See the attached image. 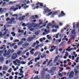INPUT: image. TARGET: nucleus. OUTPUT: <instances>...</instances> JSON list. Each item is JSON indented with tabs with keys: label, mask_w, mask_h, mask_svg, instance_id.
I'll list each match as a JSON object with an SVG mask.
<instances>
[{
	"label": "nucleus",
	"mask_w": 79,
	"mask_h": 79,
	"mask_svg": "<svg viewBox=\"0 0 79 79\" xmlns=\"http://www.w3.org/2000/svg\"><path fill=\"white\" fill-rule=\"evenodd\" d=\"M18 57V55L16 53H15L12 56V60H15Z\"/></svg>",
	"instance_id": "obj_1"
},
{
	"label": "nucleus",
	"mask_w": 79,
	"mask_h": 79,
	"mask_svg": "<svg viewBox=\"0 0 79 79\" xmlns=\"http://www.w3.org/2000/svg\"><path fill=\"white\" fill-rule=\"evenodd\" d=\"M40 5V6H41V7H43L44 5V3L42 2H38L36 3V5Z\"/></svg>",
	"instance_id": "obj_2"
},
{
	"label": "nucleus",
	"mask_w": 79,
	"mask_h": 79,
	"mask_svg": "<svg viewBox=\"0 0 79 79\" xmlns=\"http://www.w3.org/2000/svg\"><path fill=\"white\" fill-rule=\"evenodd\" d=\"M61 14H59V17H62L63 16H64L66 15L65 13H64V11H62L61 12Z\"/></svg>",
	"instance_id": "obj_3"
},
{
	"label": "nucleus",
	"mask_w": 79,
	"mask_h": 79,
	"mask_svg": "<svg viewBox=\"0 0 79 79\" xmlns=\"http://www.w3.org/2000/svg\"><path fill=\"white\" fill-rule=\"evenodd\" d=\"M44 11L45 13H47V12H50L51 10L49 9L48 8H46V9H44Z\"/></svg>",
	"instance_id": "obj_4"
},
{
	"label": "nucleus",
	"mask_w": 79,
	"mask_h": 79,
	"mask_svg": "<svg viewBox=\"0 0 79 79\" xmlns=\"http://www.w3.org/2000/svg\"><path fill=\"white\" fill-rule=\"evenodd\" d=\"M74 73L73 71L71 72L69 75V77H73V75H74Z\"/></svg>",
	"instance_id": "obj_5"
},
{
	"label": "nucleus",
	"mask_w": 79,
	"mask_h": 79,
	"mask_svg": "<svg viewBox=\"0 0 79 79\" xmlns=\"http://www.w3.org/2000/svg\"><path fill=\"white\" fill-rule=\"evenodd\" d=\"M34 39V37H29L27 39V41L28 42H31V41H32V40Z\"/></svg>",
	"instance_id": "obj_6"
},
{
	"label": "nucleus",
	"mask_w": 79,
	"mask_h": 79,
	"mask_svg": "<svg viewBox=\"0 0 79 79\" xmlns=\"http://www.w3.org/2000/svg\"><path fill=\"white\" fill-rule=\"evenodd\" d=\"M10 10H14V11H16V10H18V8L16 7L15 9V7L14 6H12L10 9Z\"/></svg>",
	"instance_id": "obj_7"
},
{
	"label": "nucleus",
	"mask_w": 79,
	"mask_h": 79,
	"mask_svg": "<svg viewBox=\"0 0 79 79\" xmlns=\"http://www.w3.org/2000/svg\"><path fill=\"white\" fill-rule=\"evenodd\" d=\"M25 17H26L25 15L22 16V17H20L19 18V20L20 21H23L24 19V18H25Z\"/></svg>",
	"instance_id": "obj_8"
},
{
	"label": "nucleus",
	"mask_w": 79,
	"mask_h": 79,
	"mask_svg": "<svg viewBox=\"0 0 79 79\" xmlns=\"http://www.w3.org/2000/svg\"><path fill=\"white\" fill-rule=\"evenodd\" d=\"M27 0H24V1H23V4H22L21 5V7H23V6H26L27 5L26 3L25 2H26Z\"/></svg>",
	"instance_id": "obj_9"
},
{
	"label": "nucleus",
	"mask_w": 79,
	"mask_h": 79,
	"mask_svg": "<svg viewBox=\"0 0 79 79\" xmlns=\"http://www.w3.org/2000/svg\"><path fill=\"white\" fill-rule=\"evenodd\" d=\"M42 23H43V22H42V21H41V22H40L39 23V24H36L35 26H34V27H38V26L39 27V26H40V24H42Z\"/></svg>",
	"instance_id": "obj_10"
},
{
	"label": "nucleus",
	"mask_w": 79,
	"mask_h": 79,
	"mask_svg": "<svg viewBox=\"0 0 79 79\" xmlns=\"http://www.w3.org/2000/svg\"><path fill=\"white\" fill-rule=\"evenodd\" d=\"M28 45H29V43H27L26 44H23L22 45V47H23V48H26V47H27V46H28Z\"/></svg>",
	"instance_id": "obj_11"
},
{
	"label": "nucleus",
	"mask_w": 79,
	"mask_h": 79,
	"mask_svg": "<svg viewBox=\"0 0 79 79\" xmlns=\"http://www.w3.org/2000/svg\"><path fill=\"white\" fill-rule=\"evenodd\" d=\"M54 27H55L56 29H59V26L58 25H52V28H54Z\"/></svg>",
	"instance_id": "obj_12"
},
{
	"label": "nucleus",
	"mask_w": 79,
	"mask_h": 79,
	"mask_svg": "<svg viewBox=\"0 0 79 79\" xmlns=\"http://www.w3.org/2000/svg\"><path fill=\"white\" fill-rule=\"evenodd\" d=\"M49 35H48L47 36V37L48 38V40H52V37L51 36H49Z\"/></svg>",
	"instance_id": "obj_13"
},
{
	"label": "nucleus",
	"mask_w": 79,
	"mask_h": 79,
	"mask_svg": "<svg viewBox=\"0 0 79 79\" xmlns=\"http://www.w3.org/2000/svg\"><path fill=\"white\" fill-rule=\"evenodd\" d=\"M75 76H78V74L79 73V71L77 70L75 71Z\"/></svg>",
	"instance_id": "obj_14"
},
{
	"label": "nucleus",
	"mask_w": 79,
	"mask_h": 79,
	"mask_svg": "<svg viewBox=\"0 0 79 79\" xmlns=\"http://www.w3.org/2000/svg\"><path fill=\"white\" fill-rule=\"evenodd\" d=\"M10 52H11V50L10 49L8 50L7 53H6V55H9L10 54Z\"/></svg>",
	"instance_id": "obj_15"
},
{
	"label": "nucleus",
	"mask_w": 79,
	"mask_h": 79,
	"mask_svg": "<svg viewBox=\"0 0 79 79\" xmlns=\"http://www.w3.org/2000/svg\"><path fill=\"white\" fill-rule=\"evenodd\" d=\"M59 34H60V33L56 34V35H54L53 36V38L56 37V39H58V35H59Z\"/></svg>",
	"instance_id": "obj_16"
},
{
	"label": "nucleus",
	"mask_w": 79,
	"mask_h": 79,
	"mask_svg": "<svg viewBox=\"0 0 79 79\" xmlns=\"http://www.w3.org/2000/svg\"><path fill=\"white\" fill-rule=\"evenodd\" d=\"M8 29H7L6 30L5 32L4 33L3 35V36H4V35H6V33H7V32H8Z\"/></svg>",
	"instance_id": "obj_17"
},
{
	"label": "nucleus",
	"mask_w": 79,
	"mask_h": 79,
	"mask_svg": "<svg viewBox=\"0 0 79 79\" xmlns=\"http://www.w3.org/2000/svg\"><path fill=\"white\" fill-rule=\"evenodd\" d=\"M0 60L1 62H3L4 61V58L3 57H0Z\"/></svg>",
	"instance_id": "obj_18"
},
{
	"label": "nucleus",
	"mask_w": 79,
	"mask_h": 79,
	"mask_svg": "<svg viewBox=\"0 0 79 79\" xmlns=\"http://www.w3.org/2000/svg\"><path fill=\"white\" fill-rule=\"evenodd\" d=\"M52 23L53 25H52V26H56V25L57 24L55 22V21H53L52 22Z\"/></svg>",
	"instance_id": "obj_19"
},
{
	"label": "nucleus",
	"mask_w": 79,
	"mask_h": 79,
	"mask_svg": "<svg viewBox=\"0 0 79 79\" xmlns=\"http://www.w3.org/2000/svg\"><path fill=\"white\" fill-rule=\"evenodd\" d=\"M58 11H57L54 12L53 13V15H57V14H58Z\"/></svg>",
	"instance_id": "obj_20"
},
{
	"label": "nucleus",
	"mask_w": 79,
	"mask_h": 79,
	"mask_svg": "<svg viewBox=\"0 0 79 79\" xmlns=\"http://www.w3.org/2000/svg\"><path fill=\"white\" fill-rule=\"evenodd\" d=\"M11 34H12V35H13L14 37H15L16 35V33H15V32H11Z\"/></svg>",
	"instance_id": "obj_21"
},
{
	"label": "nucleus",
	"mask_w": 79,
	"mask_h": 79,
	"mask_svg": "<svg viewBox=\"0 0 79 79\" xmlns=\"http://www.w3.org/2000/svg\"><path fill=\"white\" fill-rule=\"evenodd\" d=\"M15 60L16 61V62L18 63H19V64H21V61H20V60H18L17 59H16Z\"/></svg>",
	"instance_id": "obj_22"
},
{
	"label": "nucleus",
	"mask_w": 79,
	"mask_h": 79,
	"mask_svg": "<svg viewBox=\"0 0 79 79\" xmlns=\"http://www.w3.org/2000/svg\"><path fill=\"white\" fill-rule=\"evenodd\" d=\"M69 48H71V47L70 46H69L68 47V48L66 49V51H68L69 52H70V51H69V50H70V49H69Z\"/></svg>",
	"instance_id": "obj_23"
},
{
	"label": "nucleus",
	"mask_w": 79,
	"mask_h": 79,
	"mask_svg": "<svg viewBox=\"0 0 79 79\" xmlns=\"http://www.w3.org/2000/svg\"><path fill=\"white\" fill-rule=\"evenodd\" d=\"M70 36L72 37L71 38V39H75V38H76V36H73L72 35H71Z\"/></svg>",
	"instance_id": "obj_24"
},
{
	"label": "nucleus",
	"mask_w": 79,
	"mask_h": 79,
	"mask_svg": "<svg viewBox=\"0 0 79 79\" xmlns=\"http://www.w3.org/2000/svg\"><path fill=\"white\" fill-rule=\"evenodd\" d=\"M46 76V78H47L48 79H50V75H47Z\"/></svg>",
	"instance_id": "obj_25"
},
{
	"label": "nucleus",
	"mask_w": 79,
	"mask_h": 79,
	"mask_svg": "<svg viewBox=\"0 0 79 79\" xmlns=\"http://www.w3.org/2000/svg\"><path fill=\"white\" fill-rule=\"evenodd\" d=\"M40 47V45H39L37 46H35V50H37L38 49H39V47Z\"/></svg>",
	"instance_id": "obj_26"
},
{
	"label": "nucleus",
	"mask_w": 79,
	"mask_h": 79,
	"mask_svg": "<svg viewBox=\"0 0 79 79\" xmlns=\"http://www.w3.org/2000/svg\"><path fill=\"white\" fill-rule=\"evenodd\" d=\"M40 64V62H37L36 64L35 65V66H37V65H38V67H40V65H39Z\"/></svg>",
	"instance_id": "obj_27"
},
{
	"label": "nucleus",
	"mask_w": 79,
	"mask_h": 79,
	"mask_svg": "<svg viewBox=\"0 0 79 79\" xmlns=\"http://www.w3.org/2000/svg\"><path fill=\"white\" fill-rule=\"evenodd\" d=\"M23 43V41L20 42L18 43V45H22Z\"/></svg>",
	"instance_id": "obj_28"
},
{
	"label": "nucleus",
	"mask_w": 79,
	"mask_h": 79,
	"mask_svg": "<svg viewBox=\"0 0 79 79\" xmlns=\"http://www.w3.org/2000/svg\"><path fill=\"white\" fill-rule=\"evenodd\" d=\"M8 69V67H5L3 68V70H7Z\"/></svg>",
	"instance_id": "obj_29"
},
{
	"label": "nucleus",
	"mask_w": 79,
	"mask_h": 79,
	"mask_svg": "<svg viewBox=\"0 0 79 79\" xmlns=\"http://www.w3.org/2000/svg\"><path fill=\"white\" fill-rule=\"evenodd\" d=\"M15 20V18H12L11 19V22H13Z\"/></svg>",
	"instance_id": "obj_30"
},
{
	"label": "nucleus",
	"mask_w": 79,
	"mask_h": 79,
	"mask_svg": "<svg viewBox=\"0 0 79 79\" xmlns=\"http://www.w3.org/2000/svg\"><path fill=\"white\" fill-rule=\"evenodd\" d=\"M20 63L22 64H25L26 63V62L25 61H22Z\"/></svg>",
	"instance_id": "obj_31"
},
{
	"label": "nucleus",
	"mask_w": 79,
	"mask_h": 79,
	"mask_svg": "<svg viewBox=\"0 0 79 79\" xmlns=\"http://www.w3.org/2000/svg\"><path fill=\"white\" fill-rule=\"evenodd\" d=\"M78 69H79V65H78L75 68V70H78Z\"/></svg>",
	"instance_id": "obj_32"
},
{
	"label": "nucleus",
	"mask_w": 79,
	"mask_h": 79,
	"mask_svg": "<svg viewBox=\"0 0 79 79\" xmlns=\"http://www.w3.org/2000/svg\"><path fill=\"white\" fill-rule=\"evenodd\" d=\"M11 70H12V68H10V69L8 70V72L11 73Z\"/></svg>",
	"instance_id": "obj_33"
},
{
	"label": "nucleus",
	"mask_w": 79,
	"mask_h": 79,
	"mask_svg": "<svg viewBox=\"0 0 79 79\" xmlns=\"http://www.w3.org/2000/svg\"><path fill=\"white\" fill-rule=\"evenodd\" d=\"M19 41V40L16 39L14 41V42L15 43L16 42H18Z\"/></svg>",
	"instance_id": "obj_34"
},
{
	"label": "nucleus",
	"mask_w": 79,
	"mask_h": 79,
	"mask_svg": "<svg viewBox=\"0 0 79 79\" xmlns=\"http://www.w3.org/2000/svg\"><path fill=\"white\" fill-rule=\"evenodd\" d=\"M52 13H53L52 12H50L47 15H48V16H50V15H52Z\"/></svg>",
	"instance_id": "obj_35"
},
{
	"label": "nucleus",
	"mask_w": 79,
	"mask_h": 79,
	"mask_svg": "<svg viewBox=\"0 0 79 79\" xmlns=\"http://www.w3.org/2000/svg\"><path fill=\"white\" fill-rule=\"evenodd\" d=\"M65 56H68V52H65Z\"/></svg>",
	"instance_id": "obj_36"
},
{
	"label": "nucleus",
	"mask_w": 79,
	"mask_h": 79,
	"mask_svg": "<svg viewBox=\"0 0 79 79\" xmlns=\"http://www.w3.org/2000/svg\"><path fill=\"white\" fill-rule=\"evenodd\" d=\"M64 44V42L62 41L61 42L60 44V45H62V46H63L64 45V44Z\"/></svg>",
	"instance_id": "obj_37"
},
{
	"label": "nucleus",
	"mask_w": 79,
	"mask_h": 79,
	"mask_svg": "<svg viewBox=\"0 0 79 79\" xmlns=\"http://www.w3.org/2000/svg\"><path fill=\"white\" fill-rule=\"evenodd\" d=\"M3 33H2V32L1 31H0V37H2L3 36Z\"/></svg>",
	"instance_id": "obj_38"
},
{
	"label": "nucleus",
	"mask_w": 79,
	"mask_h": 79,
	"mask_svg": "<svg viewBox=\"0 0 79 79\" xmlns=\"http://www.w3.org/2000/svg\"><path fill=\"white\" fill-rule=\"evenodd\" d=\"M21 53V51H19L18 52H17V55H19Z\"/></svg>",
	"instance_id": "obj_39"
},
{
	"label": "nucleus",
	"mask_w": 79,
	"mask_h": 79,
	"mask_svg": "<svg viewBox=\"0 0 79 79\" xmlns=\"http://www.w3.org/2000/svg\"><path fill=\"white\" fill-rule=\"evenodd\" d=\"M30 52L31 55H33L34 54V52H33L32 51H30Z\"/></svg>",
	"instance_id": "obj_40"
},
{
	"label": "nucleus",
	"mask_w": 79,
	"mask_h": 79,
	"mask_svg": "<svg viewBox=\"0 0 79 79\" xmlns=\"http://www.w3.org/2000/svg\"><path fill=\"white\" fill-rule=\"evenodd\" d=\"M48 25L49 26H52V23H48Z\"/></svg>",
	"instance_id": "obj_41"
},
{
	"label": "nucleus",
	"mask_w": 79,
	"mask_h": 79,
	"mask_svg": "<svg viewBox=\"0 0 79 79\" xmlns=\"http://www.w3.org/2000/svg\"><path fill=\"white\" fill-rule=\"evenodd\" d=\"M14 49L16 50V49L17 48H18V46H17V45H15L14 47Z\"/></svg>",
	"instance_id": "obj_42"
},
{
	"label": "nucleus",
	"mask_w": 79,
	"mask_h": 79,
	"mask_svg": "<svg viewBox=\"0 0 79 79\" xmlns=\"http://www.w3.org/2000/svg\"><path fill=\"white\" fill-rule=\"evenodd\" d=\"M70 69L71 68H70V67H67L66 68V70H69V69Z\"/></svg>",
	"instance_id": "obj_43"
},
{
	"label": "nucleus",
	"mask_w": 79,
	"mask_h": 79,
	"mask_svg": "<svg viewBox=\"0 0 79 79\" xmlns=\"http://www.w3.org/2000/svg\"><path fill=\"white\" fill-rule=\"evenodd\" d=\"M73 29H74V28H75V22H73Z\"/></svg>",
	"instance_id": "obj_44"
},
{
	"label": "nucleus",
	"mask_w": 79,
	"mask_h": 79,
	"mask_svg": "<svg viewBox=\"0 0 79 79\" xmlns=\"http://www.w3.org/2000/svg\"><path fill=\"white\" fill-rule=\"evenodd\" d=\"M46 26V24H44L43 25L40 27V28H42L43 27H45Z\"/></svg>",
	"instance_id": "obj_45"
},
{
	"label": "nucleus",
	"mask_w": 79,
	"mask_h": 79,
	"mask_svg": "<svg viewBox=\"0 0 79 79\" xmlns=\"http://www.w3.org/2000/svg\"><path fill=\"white\" fill-rule=\"evenodd\" d=\"M13 63H14V64H15V65H18V64L16 63V61H13Z\"/></svg>",
	"instance_id": "obj_46"
},
{
	"label": "nucleus",
	"mask_w": 79,
	"mask_h": 79,
	"mask_svg": "<svg viewBox=\"0 0 79 79\" xmlns=\"http://www.w3.org/2000/svg\"><path fill=\"white\" fill-rule=\"evenodd\" d=\"M28 75V72H27L26 74L25 75V77L24 78V79H26V77H27Z\"/></svg>",
	"instance_id": "obj_47"
},
{
	"label": "nucleus",
	"mask_w": 79,
	"mask_h": 79,
	"mask_svg": "<svg viewBox=\"0 0 79 79\" xmlns=\"http://www.w3.org/2000/svg\"><path fill=\"white\" fill-rule=\"evenodd\" d=\"M59 76H61V77H63V74H61V73H59Z\"/></svg>",
	"instance_id": "obj_48"
},
{
	"label": "nucleus",
	"mask_w": 79,
	"mask_h": 79,
	"mask_svg": "<svg viewBox=\"0 0 79 79\" xmlns=\"http://www.w3.org/2000/svg\"><path fill=\"white\" fill-rule=\"evenodd\" d=\"M38 54H39V52H37L35 53L34 55H35V56H37V55Z\"/></svg>",
	"instance_id": "obj_49"
},
{
	"label": "nucleus",
	"mask_w": 79,
	"mask_h": 79,
	"mask_svg": "<svg viewBox=\"0 0 79 79\" xmlns=\"http://www.w3.org/2000/svg\"><path fill=\"white\" fill-rule=\"evenodd\" d=\"M15 44L16 43H13L10 45V46L11 47H13L14 46V45H15Z\"/></svg>",
	"instance_id": "obj_50"
},
{
	"label": "nucleus",
	"mask_w": 79,
	"mask_h": 79,
	"mask_svg": "<svg viewBox=\"0 0 79 79\" xmlns=\"http://www.w3.org/2000/svg\"><path fill=\"white\" fill-rule=\"evenodd\" d=\"M38 78V76H36L35 77H34L33 79H37Z\"/></svg>",
	"instance_id": "obj_51"
},
{
	"label": "nucleus",
	"mask_w": 79,
	"mask_h": 79,
	"mask_svg": "<svg viewBox=\"0 0 79 79\" xmlns=\"http://www.w3.org/2000/svg\"><path fill=\"white\" fill-rule=\"evenodd\" d=\"M9 78V79H13V77L12 76H10Z\"/></svg>",
	"instance_id": "obj_52"
},
{
	"label": "nucleus",
	"mask_w": 79,
	"mask_h": 79,
	"mask_svg": "<svg viewBox=\"0 0 79 79\" xmlns=\"http://www.w3.org/2000/svg\"><path fill=\"white\" fill-rule=\"evenodd\" d=\"M49 32H50V30H47V32L46 33V34H48Z\"/></svg>",
	"instance_id": "obj_53"
},
{
	"label": "nucleus",
	"mask_w": 79,
	"mask_h": 79,
	"mask_svg": "<svg viewBox=\"0 0 79 79\" xmlns=\"http://www.w3.org/2000/svg\"><path fill=\"white\" fill-rule=\"evenodd\" d=\"M38 57H37L36 58V59L38 60H40V56H38Z\"/></svg>",
	"instance_id": "obj_54"
},
{
	"label": "nucleus",
	"mask_w": 79,
	"mask_h": 79,
	"mask_svg": "<svg viewBox=\"0 0 79 79\" xmlns=\"http://www.w3.org/2000/svg\"><path fill=\"white\" fill-rule=\"evenodd\" d=\"M59 24L60 26H63V23H62L61 22H60L59 23Z\"/></svg>",
	"instance_id": "obj_55"
},
{
	"label": "nucleus",
	"mask_w": 79,
	"mask_h": 79,
	"mask_svg": "<svg viewBox=\"0 0 79 79\" xmlns=\"http://www.w3.org/2000/svg\"><path fill=\"white\" fill-rule=\"evenodd\" d=\"M46 61H44V62H43V65H45V64H46Z\"/></svg>",
	"instance_id": "obj_56"
},
{
	"label": "nucleus",
	"mask_w": 79,
	"mask_h": 79,
	"mask_svg": "<svg viewBox=\"0 0 79 79\" xmlns=\"http://www.w3.org/2000/svg\"><path fill=\"white\" fill-rule=\"evenodd\" d=\"M72 60H74V56H72Z\"/></svg>",
	"instance_id": "obj_57"
},
{
	"label": "nucleus",
	"mask_w": 79,
	"mask_h": 79,
	"mask_svg": "<svg viewBox=\"0 0 79 79\" xmlns=\"http://www.w3.org/2000/svg\"><path fill=\"white\" fill-rule=\"evenodd\" d=\"M15 51L13 49H12L11 51H10V52L11 53H13V52H14V51Z\"/></svg>",
	"instance_id": "obj_58"
},
{
	"label": "nucleus",
	"mask_w": 79,
	"mask_h": 79,
	"mask_svg": "<svg viewBox=\"0 0 79 79\" xmlns=\"http://www.w3.org/2000/svg\"><path fill=\"white\" fill-rule=\"evenodd\" d=\"M53 50H54L53 48H51L50 50V52H53Z\"/></svg>",
	"instance_id": "obj_59"
},
{
	"label": "nucleus",
	"mask_w": 79,
	"mask_h": 79,
	"mask_svg": "<svg viewBox=\"0 0 79 79\" xmlns=\"http://www.w3.org/2000/svg\"><path fill=\"white\" fill-rule=\"evenodd\" d=\"M40 41L41 42H43V39L42 38L40 39Z\"/></svg>",
	"instance_id": "obj_60"
},
{
	"label": "nucleus",
	"mask_w": 79,
	"mask_h": 79,
	"mask_svg": "<svg viewBox=\"0 0 79 79\" xmlns=\"http://www.w3.org/2000/svg\"><path fill=\"white\" fill-rule=\"evenodd\" d=\"M52 31H53V32L55 31L56 32L57 31V29L54 30L53 29L52 30Z\"/></svg>",
	"instance_id": "obj_61"
},
{
	"label": "nucleus",
	"mask_w": 79,
	"mask_h": 79,
	"mask_svg": "<svg viewBox=\"0 0 79 79\" xmlns=\"http://www.w3.org/2000/svg\"><path fill=\"white\" fill-rule=\"evenodd\" d=\"M10 19L9 18H7L6 19V21H9Z\"/></svg>",
	"instance_id": "obj_62"
},
{
	"label": "nucleus",
	"mask_w": 79,
	"mask_h": 79,
	"mask_svg": "<svg viewBox=\"0 0 79 79\" xmlns=\"http://www.w3.org/2000/svg\"><path fill=\"white\" fill-rule=\"evenodd\" d=\"M22 26H24V27H25V26H26V24H25V23H23L22 24Z\"/></svg>",
	"instance_id": "obj_63"
},
{
	"label": "nucleus",
	"mask_w": 79,
	"mask_h": 79,
	"mask_svg": "<svg viewBox=\"0 0 79 79\" xmlns=\"http://www.w3.org/2000/svg\"><path fill=\"white\" fill-rule=\"evenodd\" d=\"M76 26L77 27H79V23H77Z\"/></svg>",
	"instance_id": "obj_64"
}]
</instances>
